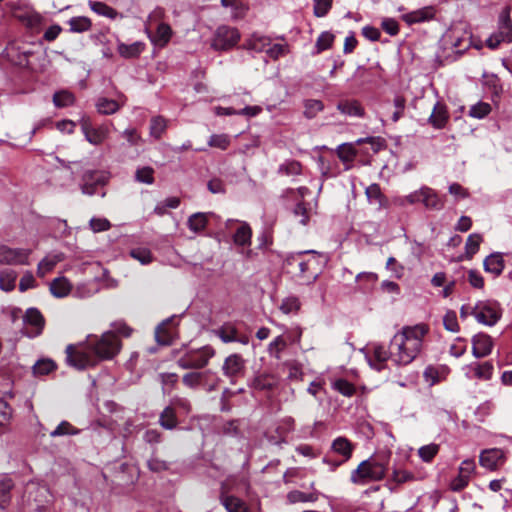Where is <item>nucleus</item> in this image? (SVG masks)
I'll list each match as a JSON object with an SVG mask.
<instances>
[{"mask_svg":"<svg viewBox=\"0 0 512 512\" xmlns=\"http://www.w3.org/2000/svg\"><path fill=\"white\" fill-rule=\"evenodd\" d=\"M69 26L71 32L82 33L91 29V20L84 16L72 17L69 20Z\"/></svg>","mask_w":512,"mask_h":512,"instance_id":"47","label":"nucleus"},{"mask_svg":"<svg viewBox=\"0 0 512 512\" xmlns=\"http://www.w3.org/2000/svg\"><path fill=\"white\" fill-rule=\"evenodd\" d=\"M427 324L419 323L413 326H403L390 341L392 362L405 366L413 362L420 354L423 339L428 334Z\"/></svg>","mask_w":512,"mask_h":512,"instance_id":"1","label":"nucleus"},{"mask_svg":"<svg viewBox=\"0 0 512 512\" xmlns=\"http://www.w3.org/2000/svg\"><path fill=\"white\" fill-rule=\"evenodd\" d=\"M241 35L237 28L221 25L215 30L211 39V48L215 51H228L240 41Z\"/></svg>","mask_w":512,"mask_h":512,"instance_id":"10","label":"nucleus"},{"mask_svg":"<svg viewBox=\"0 0 512 512\" xmlns=\"http://www.w3.org/2000/svg\"><path fill=\"white\" fill-rule=\"evenodd\" d=\"M334 41V35L328 31L322 32L316 41V47L318 52L329 49Z\"/></svg>","mask_w":512,"mask_h":512,"instance_id":"62","label":"nucleus"},{"mask_svg":"<svg viewBox=\"0 0 512 512\" xmlns=\"http://www.w3.org/2000/svg\"><path fill=\"white\" fill-rule=\"evenodd\" d=\"M483 267L487 273L493 274L494 277L500 276L505 268L503 254L499 252L490 254L485 258Z\"/></svg>","mask_w":512,"mask_h":512,"instance_id":"30","label":"nucleus"},{"mask_svg":"<svg viewBox=\"0 0 512 512\" xmlns=\"http://www.w3.org/2000/svg\"><path fill=\"white\" fill-rule=\"evenodd\" d=\"M79 125L85 139L92 145H101L110 134V126L112 123H102L95 126L89 117H82Z\"/></svg>","mask_w":512,"mask_h":512,"instance_id":"11","label":"nucleus"},{"mask_svg":"<svg viewBox=\"0 0 512 512\" xmlns=\"http://www.w3.org/2000/svg\"><path fill=\"white\" fill-rule=\"evenodd\" d=\"M337 109L344 115L350 117L362 118L365 115V110L362 104L356 99L340 100L337 104Z\"/></svg>","mask_w":512,"mask_h":512,"instance_id":"28","label":"nucleus"},{"mask_svg":"<svg viewBox=\"0 0 512 512\" xmlns=\"http://www.w3.org/2000/svg\"><path fill=\"white\" fill-rule=\"evenodd\" d=\"M6 7L27 29L40 31L44 18L27 1L11 0L6 3Z\"/></svg>","mask_w":512,"mask_h":512,"instance_id":"2","label":"nucleus"},{"mask_svg":"<svg viewBox=\"0 0 512 512\" xmlns=\"http://www.w3.org/2000/svg\"><path fill=\"white\" fill-rule=\"evenodd\" d=\"M475 320L482 325L492 327L502 317V307L496 300H479L474 305Z\"/></svg>","mask_w":512,"mask_h":512,"instance_id":"6","label":"nucleus"},{"mask_svg":"<svg viewBox=\"0 0 512 512\" xmlns=\"http://www.w3.org/2000/svg\"><path fill=\"white\" fill-rule=\"evenodd\" d=\"M237 332L238 329L232 322H225L223 325L213 330L214 335L223 343L235 342Z\"/></svg>","mask_w":512,"mask_h":512,"instance_id":"35","label":"nucleus"},{"mask_svg":"<svg viewBox=\"0 0 512 512\" xmlns=\"http://www.w3.org/2000/svg\"><path fill=\"white\" fill-rule=\"evenodd\" d=\"M287 500L291 504L298 502H314L317 500V496L313 493H305L299 490H293L287 494Z\"/></svg>","mask_w":512,"mask_h":512,"instance_id":"54","label":"nucleus"},{"mask_svg":"<svg viewBox=\"0 0 512 512\" xmlns=\"http://www.w3.org/2000/svg\"><path fill=\"white\" fill-rule=\"evenodd\" d=\"M24 323L31 326V330H27L25 334L30 338H34L42 333L45 320L37 308H29L24 315Z\"/></svg>","mask_w":512,"mask_h":512,"instance_id":"18","label":"nucleus"},{"mask_svg":"<svg viewBox=\"0 0 512 512\" xmlns=\"http://www.w3.org/2000/svg\"><path fill=\"white\" fill-rule=\"evenodd\" d=\"M96 108L98 113L100 114L111 115L116 113L120 109V105L115 100L102 97L97 100Z\"/></svg>","mask_w":512,"mask_h":512,"instance_id":"44","label":"nucleus"},{"mask_svg":"<svg viewBox=\"0 0 512 512\" xmlns=\"http://www.w3.org/2000/svg\"><path fill=\"white\" fill-rule=\"evenodd\" d=\"M491 112V106L490 104L486 102H478L475 105L471 106L469 110V116L476 118V119H482L486 117Z\"/></svg>","mask_w":512,"mask_h":512,"instance_id":"58","label":"nucleus"},{"mask_svg":"<svg viewBox=\"0 0 512 512\" xmlns=\"http://www.w3.org/2000/svg\"><path fill=\"white\" fill-rule=\"evenodd\" d=\"M57 368L56 363L49 358L38 360L33 366V373L37 376L47 375Z\"/></svg>","mask_w":512,"mask_h":512,"instance_id":"46","label":"nucleus"},{"mask_svg":"<svg viewBox=\"0 0 512 512\" xmlns=\"http://www.w3.org/2000/svg\"><path fill=\"white\" fill-rule=\"evenodd\" d=\"M106 176L98 170H87L82 176L81 191L86 195H94L99 186L106 183Z\"/></svg>","mask_w":512,"mask_h":512,"instance_id":"15","label":"nucleus"},{"mask_svg":"<svg viewBox=\"0 0 512 512\" xmlns=\"http://www.w3.org/2000/svg\"><path fill=\"white\" fill-rule=\"evenodd\" d=\"M15 485L14 479L9 474L0 475V509L5 510L10 506Z\"/></svg>","mask_w":512,"mask_h":512,"instance_id":"24","label":"nucleus"},{"mask_svg":"<svg viewBox=\"0 0 512 512\" xmlns=\"http://www.w3.org/2000/svg\"><path fill=\"white\" fill-rule=\"evenodd\" d=\"M88 5L94 13L100 16H104L109 19H115L118 15V12L114 8L104 2L89 0Z\"/></svg>","mask_w":512,"mask_h":512,"instance_id":"41","label":"nucleus"},{"mask_svg":"<svg viewBox=\"0 0 512 512\" xmlns=\"http://www.w3.org/2000/svg\"><path fill=\"white\" fill-rule=\"evenodd\" d=\"M511 8L505 6L499 14L498 31L492 34L487 40L486 45L490 49H496L502 42H512V21L510 18Z\"/></svg>","mask_w":512,"mask_h":512,"instance_id":"8","label":"nucleus"},{"mask_svg":"<svg viewBox=\"0 0 512 512\" xmlns=\"http://www.w3.org/2000/svg\"><path fill=\"white\" fill-rule=\"evenodd\" d=\"M395 202L400 206L422 203L426 209L435 211L442 210L445 206L444 198L439 196L434 189L428 186H422L419 190L413 191L404 197H400Z\"/></svg>","mask_w":512,"mask_h":512,"instance_id":"3","label":"nucleus"},{"mask_svg":"<svg viewBox=\"0 0 512 512\" xmlns=\"http://www.w3.org/2000/svg\"><path fill=\"white\" fill-rule=\"evenodd\" d=\"M302 166L296 160H287L278 168V173L285 176H294L301 174Z\"/></svg>","mask_w":512,"mask_h":512,"instance_id":"49","label":"nucleus"},{"mask_svg":"<svg viewBox=\"0 0 512 512\" xmlns=\"http://www.w3.org/2000/svg\"><path fill=\"white\" fill-rule=\"evenodd\" d=\"M208 372H189L183 375L182 382L188 388L194 389L200 386Z\"/></svg>","mask_w":512,"mask_h":512,"instance_id":"51","label":"nucleus"},{"mask_svg":"<svg viewBox=\"0 0 512 512\" xmlns=\"http://www.w3.org/2000/svg\"><path fill=\"white\" fill-rule=\"evenodd\" d=\"M439 452V445L435 443H431L428 445H424L418 449V455L424 462H431L433 458Z\"/></svg>","mask_w":512,"mask_h":512,"instance_id":"56","label":"nucleus"},{"mask_svg":"<svg viewBox=\"0 0 512 512\" xmlns=\"http://www.w3.org/2000/svg\"><path fill=\"white\" fill-rule=\"evenodd\" d=\"M130 256L139 261L141 264L146 265L153 261V255L150 249L146 247H136L130 250Z\"/></svg>","mask_w":512,"mask_h":512,"instance_id":"53","label":"nucleus"},{"mask_svg":"<svg viewBox=\"0 0 512 512\" xmlns=\"http://www.w3.org/2000/svg\"><path fill=\"white\" fill-rule=\"evenodd\" d=\"M436 14L435 8L433 6H425L423 8L411 11L409 13L403 14L401 19L409 26L423 23L434 19Z\"/></svg>","mask_w":512,"mask_h":512,"instance_id":"20","label":"nucleus"},{"mask_svg":"<svg viewBox=\"0 0 512 512\" xmlns=\"http://www.w3.org/2000/svg\"><path fill=\"white\" fill-rule=\"evenodd\" d=\"M448 120L449 113L446 105L437 101L428 117L429 124H431L435 129H442L446 126Z\"/></svg>","mask_w":512,"mask_h":512,"instance_id":"26","label":"nucleus"},{"mask_svg":"<svg viewBox=\"0 0 512 512\" xmlns=\"http://www.w3.org/2000/svg\"><path fill=\"white\" fill-rule=\"evenodd\" d=\"M387 467L384 462L370 458L362 461L351 472L350 480L357 485H364L371 481H380L386 475Z\"/></svg>","mask_w":512,"mask_h":512,"instance_id":"4","label":"nucleus"},{"mask_svg":"<svg viewBox=\"0 0 512 512\" xmlns=\"http://www.w3.org/2000/svg\"><path fill=\"white\" fill-rule=\"evenodd\" d=\"M176 318L172 316L159 324L155 330L156 341L161 345H170L176 335Z\"/></svg>","mask_w":512,"mask_h":512,"instance_id":"19","label":"nucleus"},{"mask_svg":"<svg viewBox=\"0 0 512 512\" xmlns=\"http://www.w3.org/2000/svg\"><path fill=\"white\" fill-rule=\"evenodd\" d=\"M219 500L227 512H248L246 503L234 495H229L224 484L221 486Z\"/></svg>","mask_w":512,"mask_h":512,"instance_id":"21","label":"nucleus"},{"mask_svg":"<svg viewBox=\"0 0 512 512\" xmlns=\"http://www.w3.org/2000/svg\"><path fill=\"white\" fill-rule=\"evenodd\" d=\"M278 385V377L270 373H261L251 382V388L258 391H272Z\"/></svg>","mask_w":512,"mask_h":512,"instance_id":"29","label":"nucleus"},{"mask_svg":"<svg viewBox=\"0 0 512 512\" xmlns=\"http://www.w3.org/2000/svg\"><path fill=\"white\" fill-rule=\"evenodd\" d=\"M332 387L334 390L346 397H352L355 392V386L346 379L340 378L333 382Z\"/></svg>","mask_w":512,"mask_h":512,"instance_id":"52","label":"nucleus"},{"mask_svg":"<svg viewBox=\"0 0 512 512\" xmlns=\"http://www.w3.org/2000/svg\"><path fill=\"white\" fill-rule=\"evenodd\" d=\"M88 345L97 359V363L101 360H110L114 358L121 349V341L114 332H105L95 341L89 340Z\"/></svg>","mask_w":512,"mask_h":512,"instance_id":"5","label":"nucleus"},{"mask_svg":"<svg viewBox=\"0 0 512 512\" xmlns=\"http://www.w3.org/2000/svg\"><path fill=\"white\" fill-rule=\"evenodd\" d=\"M231 143L230 137L227 134H213L208 140L210 147L226 150Z\"/></svg>","mask_w":512,"mask_h":512,"instance_id":"57","label":"nucleus"},{"mask_svg":"<svg viewBox=\"0 0 512 512\" xmlns=\"http://www.w3.org/2000/svg\"><path fill=\"white\" fill-rule=\"evenodd\" d=\"M306 254H312L313 256L315 255H320L317 251L315 250H305V251H300V252H297L295 255L291 256L289 259H288V263L289 264H292V262H296L297 265H298V268H299V276L301 278H307L309 282H314L317 277H318V274H314L310 277H307V272L310 270V266L312 264V260L309 259V260H303L302 259V256L306 255Z\"/></svg>","mask_w":512,"mask_h":512,"instance_id":"22","label":"nucleus"},{"mask_svg":"<svg viewBox=\"0 0 512 512\" xmlns=\"http://www.w3.org/2000/svg\"><path fill=\"white\" fill-rule=\"evenodd\" d=\"M145 49V43L136 41L132 44L119 43L117 51L123 58L132 59L137 58Z\"/></svg>","mask_w":512,"mask_h":512,"instance_id":"33","label":"nucleus"},{"mask_svg":"<svg viewBox=\"0 0 512 512\" xmlns=\"http://www.w3.org/2000/svg\"><path fill=\"white\" fill-rule=\"evenodd\" d=\"M18 274L13 269H4L0 271V289L5 292H11L15 289Z\"/></svg>","mask_w":512,"mask_h":512,"instance_id":"39","label":"nucleus"},{"mask_svg":"<svg viewBox=\"0 0 512 512\" xmlns=\"http://www.w3.org/2000/svg\"><path fill=\"white\" fill-rule=\"evenodd\" d=\"M30 255V249L12 248L7 245H0V265H29Z\"/></svg>","mask_w":512,"mask_h":512,"instance_id":"12","label":"nucleus"},{"mask_svg":"<svg viewBox=\"0 0 512 512\" xmlns=\"http://www.w3.org/2000/svg\"><path fill=\"white\" fill-rule=\"evenodd\" d=\"M494 367L491 362L486 361L481 364H477L474 374L478 379L489 380L493 375Z\"/></svg>","mask_w":512,"mask_h":512,"instance_id":"59","label":"nucleus"},{"mask_svg":"<svg viewBox=\"0 0 512 512\" xmlns=\"http://www.w3.org/2000/svg\"><path fill=\"white\" fill-rule=\"evenodd\" d=\"M245 370L246 361L238 353L227 356L222 365V373L229 378L231 384H235L237 379L244 375Z\"/></svg>","mask_w":512,"mask_h":512,"instance_id":"13","label":"nucleus"},{"mask_svg":"<svg viewBox=\"0 0 512 512\" xmlns=\"http://www.w3.org/2000/svg\"><path fill=\"white\" fill-rule=\"evenodd\" d=\"M353 77L362 86L373 84L378 82L381 78V69L378 66H371L368 68L359 66L354 72Z\"/></svg>","mask_w":512,"mask_h":512,"instance_id":"25","label":"nucleus"},{"mask_svg":"<svg viewBox=\"0 0 512 512\" xmlns=\"http://www.w3.org/2000/svg\"><path fill=\"white\" fill-rule=\"evenodd\" d=\"M53 103L58 108L69 107L75 103V96L67 90H61L54 93Z\"/></svg>","mask_w":512,"mask_h":512,"instance_id":"45","label":"nucleus"},{"mask_svg":"<svg viewBox=\"0 0 512 512\" xmlns=\"http://www.w3.org/2000/svg\"><path fill=\"white\" fill-rule=\"evenodd\" d=\"M78 431L67 421H62L51 433V437L77 434Z\"/></svg>","mask_w":512,"mask_h":512,"instance_id":"63","label":"nucleus"},{"mask_svg":"<svg viewBox=\"0 0 512 512\" xmlns=\"http://www.w3.org/2000/svg\"><path fill=\"white\" fill-rule=\"evenodd\" d=\"M483 237L479 233L470 234L465 243V254L467 259H472L473 256L479 251L480 244Z\"/></svg>","mask_w":512,"mask_h":512,"instance_id":"43","label":"nucleus"},{"mask_svg":"<svg viewBox=\"0 0 512 512\" xmlns=\"http://www.w3.org/2000/svg\"><path fill=\"white\" fill-rule=\"evenodd\" d=\"M210 218L219 220V216L213 212H196L188 217L187 227L196 234L201 233L206 229Z\"/></svg>","mask_w":512,"mask_h":512,"instance_id":"23","label":"nucleus"},{"mask_svg":"<svg viewBox=\"0 0 512 512\" xmlns=\"http://www.w3.org/2000/svg\"><path fill=\"white\" fill-rule=\"evenodd\" d=\"M443 325L446 330L451 332L459 331V324L457 320V315L454 311H448L443 317Z\"/></svg>","mask_w":512,"mask_h":512,"instance_id":"64","label":"nucleus"},{"mask_svg":"<svg viewBox=\"0 0 512 512\" xmlns=\"http://www.w3.org/2000/svg\"><path fill=\"white\" fill-rule=\"evenodd\" d=\"M287 345V339L283 335H279L269 343L267 352L271 357L280 360L281 354L286 349Z\"/></svg>","mask_w":512,"mask_h":512,"instance_id":"42","label":"nucleus"},{"mask_svg":"<svg viewBox=\"0 0 512 512\" xmlns=\"http://www.w3.org/2000/svg\"><path fill=\"white\" fill-rule=\"evenodd\" d=\"M71 285L65 277L55 278L50 284V292L57 298H62L70 293Z\"/></svg>","mask_w":512,"mask_h":512,"instance_id":"40","label":"nucleus"},{"mask_svg":"<svg viewBox=\"0 0 512 512\" xmlns=\"http://www.w3.org/2000/svg\"><path fill=\"white\" fill-rule=\"evenodd\" d=\"M172 36V29L167 23H159L156 33L150 37L152 43L159 47H164L168 44Z\"/></svg>","mask_w":512,"mask_h":512,"instance_id":"36","label":"nucleus"},{"mask_svg":"<svg viewBox=\"0 0 512 512\" xmlns=\"http://www.w3.org/2000/svg\"><path fill=\"white\" fill-rule=\"evenodd\" d=\"M494 343L490 335L480 332L472 337V354L483 358L491 354Z\"/></svg>","mask_w":512,"mask_h":512,"instance_id":"17","label":"nucleus"},{"mask_svg":"<svg viewBox=\"0 0 512 512\" xmlns=\"http://www.w3.org/2000/svg\"><path fill=\"white\" fill-rule=\"evenodd\" d=\"M214 355L215 349L206 345L197 350L187 351L178 358L177 364L182 369H201L209 363Z\"/></svg>","mask_w":512,"mask_h":512,"instance_id":"9","label":"nucleus"},{"mask_svg":"<svg viewBox=\"0 0 512 512\" xmlns=\"http://www.w3.org/2000/svg\"><path fill=\"white\" fill-rule=\"evenodd\" d=\"M368 351L366 357L369 365L379 372L385 369L387 360L392 361L390 346L386 348L383 344L372 343L368 347Z\"/></svg>","mask_w":512,"mask_h":512,"instance_id":"14","label":"nucleus"},{"mask_svg":"<svg viewBox=\"0 0 512 512\" xmlns=\"http://www.w3.org/2000/svg\"><path fill=\"white\" fill-rule=\"evenodd\" d=\"M337 155L343 162H350L355 158L356 150L350 144H342L337 148Z\"/></svg>","mask_w":512,"mask_h":512,"instance_id":"61","label":"nucleus"},{"mask_svg":"<svg viewBox=\"0 0 512 512\" xmlns=\"http://www.w3.org/2000/svg\"><path fill=\"white\" fill-rule=\"evenodd\" d=\"M366 197L368 202L371 205L377 206V209H381L387 206V198L381 192L380 186L376 183L369 185L365 190Z\"/></svg>","mask_w":512,"mask_h":512,"instance_id":"32","label":"nucleus"},{"mask_svg":"<svg viewBox=\"0 0 512 512\" xmlns=\"http://www.w3.org/2000/svg\"><path fill=\"white\" fill-rule=\"evenodd\" d=\"M323 109L324 104L321 100L308 99L304 102V116L308 119L314 118Z\"/></svg>","mask_w":512,"mask_h":512,"instance_id":"50","label":"nucleus"},{"mask_svg":"<svg viewBox=\"0 0 512 512\" xmlns=\"http://www.w3.org/2000/svg\"><path fill=\"white\" fill-rule=\"evenodd\" d=\"M270 44L271 40L269 37L260 35L258 33H253L247 40L245 47L249 50L262 52L266 49V47L270 46Z\"/></svg>","mask_w":512,"mask_h":512,"instance_id":"38","label":"nucleus"},{"mask_svg":"<svg viewBox=\"0 0 512 512\" xmlns=\"http://www.w3.org/2000/svg\"><path fill=\"white\" fill-rule=\"evenodd\" d=\"M66 363L78 370H84L97 364L89 345L76 346L70 344L66 347Z\"/></svg>","mask_w":512,"mask_h":512,"instance_id":"7","label":"nucleus"},{"mask_svg":"<svg viewBox=\"0 0 512 512\" xmlns=\"http://www.w3.org/2000/svg\"><path fill=\"white\" fill-rule=\"evenodd\" d=\"M416 480L414 473L404 469H394L392 472L391 480L389 481L390 490L392 492L397 490V486L413 482Z\"/></svg>","mask_w":512,"mask_h":512,"instance_id":"34","label":"nucleus"},{"mask_svg":"<svg viewBox=\"0 0 512 512\" xmlns=\"http://www.w3.org/2000/svg\"><path fill=\"white\" fill-rule=\"evenodd\" d=\"M479 462L486 469L496 470L505 463V453L499 448L483 450L480 454Z\"/></svg>","mask_w":512,"mask_h":512,"instance_id":"16","label":"nucleus"},{"mask_svg":"<svg viewBox=\"0 0 512 512\" xmlns=\"http://www.w3.org/2000/svg\"><path fill=\"white\" fill-rule=\"evenodd\" d=\"M300 306H301V303H300L299 299L295 296H290V297L285 298L282 301V303L280 305V310L284 314L296 313L300 309Z\"/></svg>","mask_w":512,"mask_h":512,"instance_id":"60","label":"nucleus"},{"mask_svg":"<svg viewBox=\"0 0 512 512\" xmlns=\"http://www.w3.org/2000/svg\"><path fill=\"white\" fill-rule=\"evenodd\" d=\"M158 423L163 429L174 430L177 428L179 421L176 410L173 406H166L159 415Z\"/></svg>","mask_w":512,"mask_h":512,"instance_id":"31","label":"nucleus"},{"mask_svg":"<svg viewBox=\"0 0 512 512\" xmlns=\"http://www.w3.org/2000/svg\"><path fill=\"white\" fill-rule=\"evenodd\" d=\"M167 128V121L162 116L153 117L150 121V135L160 139Z\"/></svg>","mask_w":512,"mask_h":512,"instance_id":"48","label":"nucleus"},{"mask_svg":"<svg viewBox=\"0 0 512 512\" xmlns=\"http://www.w3.org/2000/svg\"><path fill=\"white\" fill-rule=\"evenodd\" d=\"M252 229L248 223L242 222L233 235V242L237 246H249L251 244Z\"/></svg>","mask_w":512,"mask_h":512,"instance_id":"37","label":"nucleus"},{"mask_svg":"<svg viewBox=\"0 0 512 512\" xmlns=\"http://www.w3.org/2000/svg\"><path fill=\"white\" fill-rule=\"evenodd\" d=\"M135 180L148 185L153 184L155 180L154 169L150 166L138 168L135 172Z\"/></svg>","mask_w":512,"mask_h":512,"instance_id":"55","label":"nucleus"},{"mask_svg":"<svg viewBox=\"0 0 512 512\" xmlns=\"http://www.w3.org/2000/svg\"><path fill=\"white\" fill-rule=\"evenodd\" d=\"M331 450L333 453L337 454L343 462H347L352 457L354 445L347 438L340 436L333 440Z\"/></svg>","mask_w":512,"mask_h":512,"instance_id":"27","label":"nucleus"}]
</instances>
